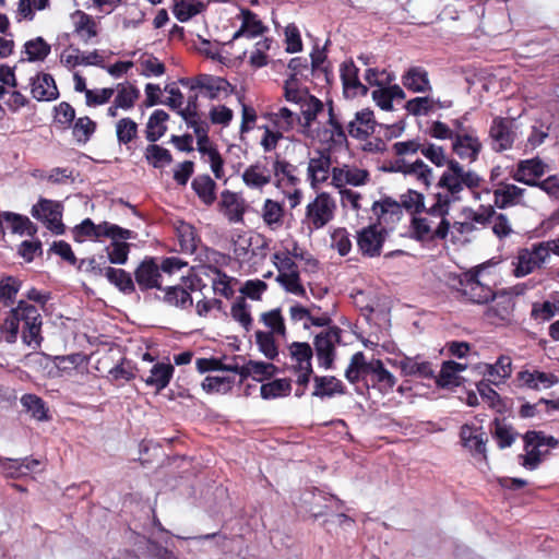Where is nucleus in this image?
I'll return each mask as SVG.
<instances>
[{
    "label": "nucleus",
    "mask_w": 559,
    "mask_h": 559,
    "mask_svg": "<svg viewBox=\"0 0 559 559\" xmlns=\"http://www.w3.org/2000/svg\"><path fill=\"white\" fill-rule=\"evenodd\" d=\"M41 325L43 318L37 307L22 299L5 316L0 332L10 344L15 343L21 334L25 345L37 348L43 342Z\"/></svg>",
    "instance_id": "obj_1"
},
{
    "label": "nucleus",
    "mask_w": 559,
    "mask_h": 559,
    "mask_svg": "<svg viewBox=\"0 0 559 559\" xmlns=\"http://www.w3.org/2000/svg\"><path fill=\"white\" fill-rule=\"evenodd\" d=\"M463 167L451 159L448 170L443 173L439 180V187L443 192L435 195V202L428 210L430 216H445L452 202L459 200V193L462 191Z\"/></svg>",
    "instance_id": "obj_2"
},
{
    "label": "nucleus",
    "mask_w": 559,
    "mask_h": 559,
    "mask_svg": "<svg viewBox=\"0 0 559 559\" xmlns=\"http://www.w3.org/2000/svg\"><path fill=\"white\" fill-rule=\"evenodd\" d=\"M524 452L518 456L519 464L527 471H535L559 447V440L542 430H530L523 436Z\"/></svg>",
    "instance_id": "obj_3"
},
{
    "label": "nucleus",
    "mask_w": 559,
    "mask_h": 559,
    "mask_svg": "<svg viewBox=\"0 0 559 559\" xmlns=\"http://www.w3.org/2000/svg\"><path fill=\"white\" fill-rule=\"evenodd\" d=\"M487 427L484 426V419L475 417L461 427L460 438L462 445L471 453L476 461L486 462L487 455Z\"/></svg>",
    "instance_id": "obj_4"
},
{
    "label": "nucleus",
    "mask_w": 559,
    "mask_h": 559,
    "mask_svg": "<svg viewBox=\"0 0 559 559\" xmlns=\"http://www.w3.org/2000/svg\"><path fill=\"white\" fill-rule=\"evenodd\" d=\"M102 237H108L110 239L135 238V234L130 229L108 222L96 225L91 218H85L73 229V239L79 242L84 241L86 238L98 240Z\"/></svg>",
    "instance_id": "obj_5"
},
{
    "label": "nucleus",
    "mask_w": 559,
    "mask_h": 559,
    "mask_svg": "<svg viewBox=\"0 0 559 559\" xmlns=\"http://www.w3.org/2000/svg\"><path fill=\"white\" fill-rule=\"evenodd\" d=\"M336 204L326 192L319 193L306 207L304 223L309 230H317L328 225L334 217Z\"/></svg>",
    "instance_id": "obj_6"
},
{
    "label": "nucleus",
    "mask_w": 559,
    "mask_h": 559,
    "mask_svg": "<svg viewBox=\"0 0 559 559\" xmlns=\"http://www.w3.org/2000/svg\"><path fill=\"white\" fill-rule=\"evenodd\" d=\"M328 115V120L323 124L314 128L312 134H309L307 138L318 140L321 144L328 145L329 147L342 146L347 143V135L343 123L334 114L332 103H329Z\"/></svg>",
    "instance_id": "obj_7"
},
{
    "label": "nucleus",
    "mask_w": 559,
    "mask_h": 559,
    "mask_svg": "<svg viewBox=\"0 0 559 559\" xmlns=\"http://www.w3.org/2000/svg\"><path fill=\"white\" fill-rule=\"evenodd\" d=\"M342 330L338 326H330L316 335L313 346L320 367L329 370L333 368L335 360V347L341 343Z\"/></svg>",
    "instance_id": "obj_8"
},
{
    "label": "nucleus",
    "mask_w": 559,
    "mask_h": 559,
    "mask_svg": "<svg viewBox=\"0 0 559 559\" xmlns=\"http://www.w3.org/2000/svg\"><path fill=\"white\" fill-rule=\"evenodd\" d=\"M181 83L190 90H199L210 99H221L231 93L230 84L223 78L210 74H200L192 79L182 80Z\"/></svg>",
    "instance_id": "obj_9"
},
{
    "label": "nucleus",
    "mask_w": 559,
    "mask_h": 559,
    "mask_svg": "<svg viewBox=\"0 0 559 559\" xmlns=\"http://www.w3.org/2000/svg\"><path fill=\"white\" fill-rule=\"evenodd\" d=\"M32 216L43 222L46 227L56 235L64 233V225L61 222L62 205L60 202L39 199L32 207Z\"/></svg>",
    "instance_id": "obj_10"
},
{
    "label": "nucleus",
    "mask_w": 559,
    "mask_h": 559,
    "mask_svg": "<svg viewBox=\"0 0 559 559\" xmlns=\"http://www.w3.org/2000/svg\"><path fill=\"white\" fill-rule=\"evenodd\" d=\"M486 264L483 263L475 270L465 272L459 278L456 289L475 304H486L489 299V288L479 280V274L486 267Z\"/></svg>",
    "instance_id": "obj_11"
},
{
    "label": "nucleus",
    "mask_w": 559,
    "mask_h": 559,
    "mask_svg": "<svg viewBox=\"0 0 559 559\" xmlns=\"http://www.w3.org/2000/svg\"><path fill=\"white\" fill-rule=\"evenodd\" d=\"M365 381L367 385L385 395L392 392L396 384V378L385 367L382 360L371 359L365 367Z\"/></svg>",
    "instance_id": "obj_12"
},
{
    "label": "nucleus",
    "mask_w": 559,
    "mask_h": 559,
    "mask_svg": "<svg viewBox=\"0 0 559 559\" xmlns=\"http://www.w3.org/2000/svg\"><path fill=\"white\" fill-rule=\"evenodd\" d=\"M548 259V251L543 242L535 243L531 248L521 249L518 254L515 276H525L540 267Z\"/></svg>",
    "instance_id": "obj_13"
},
{
    "label": "nucleus",
    "mask_w": 559,
    "mask_h": 559,
    "mask_svg": "<svg viewBox=\"0 0 559 559\" xmlns=\"http://www.w3.org/2000/svg\"><path fill=\"white\" fill-rule=\"evenodd\" d=\"M332 160L330 150H317L308 162L307 175L312 188L325 182L332 175Z\"/></svg>",
    "instance_id": "obj_14"
},
{
    "label": "nucleus",
    "mask_w": 559,
    "mask_h": 559,
    "mask_svg": "<svg viewBox=\"0 0 559 559\" xmlns=\"http://www.w3.org/2000/svg\"><path fill=\"white\" fill-rule=\"evenodd\" d=\"M385 240V230L377 225L362 228L357 234V246L359 251L369 258L379 257Z\"/></svg>",
    "instance_id": "obj_15"
},
{
    "label": "nucleus",
    "mask_w": 559,
    "mask_h": 559,
    "mask_svg": "<svg viewBox=\"0 0 559 559\" xmlns=\"http://www.w3.org/2000/svg\"><path fill=\"white\" fill-rule=\"evenodd\" d=\"M369 180V171L355 165L343 164L332 168V185L336 188H344L347 185L360 187Z\"/></svg>",
    "instance_id": "obj_16"
},
{
    "label": "nucleus",
    "mask_w": 559,
    "mask_h": 559,
    "mask_svg": "<svg viewBox=\"0 0 559 559\" xmlns=\"http://www.w3.org/2000/svg\"><path fill=\"white\" fill-rule=\"evenodd\" d=\"M390 170L412 176L425 188H428L432 181V170L421 159L407 163L404 158H399L392 164Z\"/></svg>",
    "instance_id": "obj_17"
},
{
    "label": "nucleus",
    "mask_w": 559,
    "mask_h": 559,
    "mask_svg": "<svg viewBox=\"0 0 559 559\" xmlns=\"http://www.w3.org/2000/svg\"><path fill=\"white\" fill-rule=\"evenodd\" d=\"M441 221L435 226V222L428 217L414 218L413 229L419 239H445L449 235L450 223L444 216H439Z\"/></svg>",
    "instance_id": "obj_18"
},
{
    "label": "nucleus",
    "mask_w": 559,
    "mask_h": 559,
    "mask_svg": "<svg viewBox=\"0 0 559 559\" xmlns=\"http://www.w3.org/2000/svg\"><path fill=\"white\" fill-rule=\"evenodd\" d=\"M135 282L141 290L160 289V270L154 259H144L134 271Z\"/></svg>",
    "instance_id": "obj_19"
},
{
    "label": "nucleus",
    "mask_w": 559,
    "mask_h": 559,
    "mask_svg": "<svg viewBox=\"0 0 559 559\" xmlns=\"http://www.w3.org/2000/svg\"><path fill=\"white\" fill-rule=\"evenodd\" d=\"M341 80L343 83L344 94L346 97H356L367 95L368 87L364 85L359 78V69L353 60H347L341 64Z\"/></svg>",
    "instance_id": "obj_20"
},
{
    "label": "nucleus",
    "mask_w": 559,
    "mask_h": 559,
    "mask_svg": "<svg viewBox=\"0 0 559 559\" xmlns=\"http://www.w3.org/2000/svg\"><path fill=\"white\" fill-rule=\"evenodd\" d=\"M377 122L374 120L373 111L370 109H362L355 114V118L348 122V134L357 140H366L376 129Z\"/></svg>",
    "instance_id": "obj_21"
},
{
    "label": "nucleus",
    "mask_w": 559,
    "mask_h": 559,
    "mask_svg": "<svg viewBox=\"0 0 559 559\" xmlns=\"http://www.w3.org/2000/svg\"><path fill=\"white\" fill-rule=\"evenodd\" d=\"M393 365L400 368L403 376H413L421 379L435 378L432 364L427 360H423L419 356H406L401 360H394Z\"/></svg>",
    "instance_id": "obj_22"
},
{
    "label": "nucleus",
    "mask_w": 559,
    "mask_h": 559,
    "mask_svg": "<svg viewBox=\"0 0 559 559\" xmlns=\"http://www.w3.org/2000/svg\"><path fill=\"white\" fill-rule=\"evenodd\" d=\"M73 33L85 44L90 43L98 35V23L96 20L82 10H76L71 14Z\"/></svg>",
    "instance_id": "obj_23"
},
{
    "label": "nucleus",
    "mask_w": 559,
    "mask_h": 559,
    "mask_svg": "<svg viewBox=\"0 0 559 559\" xmlns=\"http://www.w3.org/2000/svg\"><path fill=\"white\" fill-rule=\"evenodd\" d=\"M518 378L522 385L535 391L550 389L559 382L555 373L540 370H523Z\"/></svg>",
    "instance_id": "obj_24"
},
{
    "label": "nucleus",
    "mask_w": 559,
    "mask_h": 559,
    "mask_svg": "<svg viewBox=\"0 0 559 559\" xmlns=\"http://www.w3.org/2000/svg\"><path fill=\"white\" fill-rule=\"evenodd\" d=\"M241 178L248 188L262 190L272 180V169L266 163L257 162L245 169Z\"/></svg>",
    "instance_id": "obj_25"
},
{
    "label": "nucleus",
    "mask_w": 559,
    "mask_h": 559,
    "mask_svg": "<svg viewBox=\"0 0 559 559\" xmlns=\"http://www.w3.org/2000/svg\"><path fill=\"white\" fill-rule=\"evenodd\" d=\"M32 95L39 102H51L59 97L55 79L48 73H39L32 79Z\"/></svg>",
    "instance_id": "obj_26"
},
{
    "label": "nucleus",
    "mask_w": 559,
    "mask_h": 559,
    "mask_svg": "<svg viewBox=\"0 0 559 559\" xmlns=\"http://www.w3.org/2000/svg\"><path fill=\"white\" fill-rule=\"evenodd\" d=\"M324 109L323 103L314 97L310 96L304 104L300 105V129L299 132L308 136L309 134H312V128L313 122L317 120V117L319 114H321Z\"/></svg>",
    "instance_id": "obj_27"
},
{
    "label": "nucleus",
    "mask_w": 559,
    "mask_h": 559,
    "mask_svg": "<svg viewBox=\"0 0 559 559\" xmlns=\"http://www.w3.org/2000/svg\"><path fill=\"white\" fill-rule=\"evenodd\" d=\"M221 211L231 223H240L243 219V200L235 192L225 190L221 194Z\"/></svg>",
    "instance_id": "obj_28"
},
{
    "label": "nucleus",
    "mask_w": 559,
    "mask_h": 559,
    "mask_svg": "<svg viewBox=\"0 0 559 559\" xmlns=\"http://www.w3.org/2000/svg\"><path fill=\"white\" fill-rule=\"evenodd\" d=\"M546 165L538 158L522 160L519 163L514 179L528 186H535L536 179L545 174Z\"/></svg>",
    "instance_id": "obj_29"
},
{
    "label": "nucleus",
    "mask_w": 559,
    "mask_h": 559,
    "mask_svg": "<svg viewBox=\"0 0 559 559\" xmlns=\"http://www.w3.org/2000/svg\"><path fill=\"white\" fill-rule=\"evenodd\" d=\"M524 189L519 188L513 183L500 182L493 190L495 204L504 209L520 203Z\"/></svg>",
    "instance_id": "obj_30"
},
{
    "label": "nucleus",
    "mask_w": 559,
    "mask_h": 559,
    "mask_svg": "<svg viewBox=\"0 0 559 559\" xmlns=\"http://www.w3.org/2000/svg\"><path fill=\"white\" fill-rule=\"evenodd\" d=\"M173 373L174 367L170 364L157 362L150 370V374L142 380L158 393L169 384Z\"/></svg>",
    "instance_id": "obj_31"
},
{
    "label": "nucleus",
    "mask_w": 559,
    "mask_h": 559,
    "mask_svg": "<svg viewBox=\"0 0 559 559\" xmlns=\"http://www.w3.org/2000/svg\"><path fill=\"white\" fill-rule=\"evenodd\" d=\"M314 390L313 396L324 399L332 397L335 394H344L345 386L341 380L333 376H316L313 378Z\"/></svg>",
    "instance_id": "obj_32"
},
{
    "label": "nucleus",
    "mask_w": 559,
    "mask_h": 559,
    "mask_svg": "<svg viewBox=\"0 0 559 559\" xmlns=\"http://www.w3.org/2000/svg\"><path fill=\"white\" fill-rule=\"evenodd\" d=\"M466 366L453 360L444 361L442 364L440 373L435 374V380L440 388H453L460 385V372L465 370Z\"/></svg>",
    "instance_id": "obj_33"
},
{
    "label": "nucleus",
    "mask_w": 559,
    "mask_h": 559,
    "mask_svg": "<svg viewBox=\"0 0 559 559\" xmlns=\"http://www.w3.org/2000/svg\"><path fill=\"white\" fill-rule=\"evenodd\" d=\"M99 275L105 276L112 285H115L123 294H132L135 290L134 282L127 271L107 266L98 270Z\"/></svg>",
    "instance_id": "obj_34"
},
{
    "label": "nucleus",
    "mask_w": 559,
    "mask_h": 559,
    "mask_svg": "<svg viewBox=\"0 0 559 559\" xmlns=\"http://www.w3.org/2000/svg\"><path fill=\"white\" fill-rule=\"evenodd\" d=\"M403 85L414 93H425L431 90L427 71L421 67L411 68L402 76Z\"/></svg>",
    "instance_id": "obj_35"
},
{
    "label": "nucleus",
    "mask_w": 559,
    "mask_h": 559,
    "mask_svg": "<svg viewBox=\"0 0 559 559\" xmlns=\"http://www.w3.org/2000/svg\"><path fill=\"white\" fill-rule=\"evenodd\" d=\"M514 141L512 121L508 119H496L491 126V143H499V151L511 147Z\"/></svg>",
    "instance_id": "obj_36"
},
{
    "label": "nucleus",
    "mask_w": 559,
    "mask_h": 559,
    "mask_svg": "<svg viewBox=\"0 0 559 559\" xmlns=\"http://www.w3.org/2000/svg\"><path fill=\"white\" fill-rule=\"evenodd\" d=\"M466 218L471 221L455 222L452 226L450 225L449 235H451L452 241H461V236L471 234L475 229L474 223L486 226V222L489 218V213L485 215L468 211Z\"/></svg>",
    "instance_id": "obj_37"
},
{
    "label": "nucleus",
    "mask_w": 559,
    "mask_h": 559,
    "mask_svg": "<svg viewBox=\"0 0 559 559\" xmlns=\"http://www.w3.org/2000/svg\"><path fill=\"white\" fill-rule=\"evenodd\" d=\"M288 353L293 361V367L297 369H310L313 350L310 344L306 342H294L288 346Z\"/></svg>",
    "instance_id": "obj_38"
},
{
    "label": "nucleus",
    "mask_w": 559,
    "mask_h": 559,
    "mask_svg": "<svg viewBox=\"0 0 559 559\" xmlns=\"http://www.w3.org/2000/svg\"><path fill=\"white\" fill-rule=\"evenodd\" d=\"M480 142L469 134H456L453 141V151L461 158L474 160L480 151Z\"/></svg>",
    "instance_id": "obj_39"
},
{
    "label": "nucleus",
    "mask_w": 559,
    "mask_h": 559,
    "mask_svg": "<svg viewBox=\"0 0 559 559\" xmlns=\"http://www.w3.org/2000/svg\"><path fill=\"white\" fill-rule=\"evenodd\" d=\"M176 234L181 252L194 253L200 242L195 228L186 222H179L176 226Z\"/></svg>",
    "instance_id": "obj_40"
},
{
    "label": "nucleus",
    "mask_w": 559,
    "mask_h": 559,
    "mask_svg": "<svg viewBox=\"0 0 559 559\" xmlns=\"http://www.w3.org/2000/svg\"><path fill=\"white\" fill-rule=\"evenodd\" d=\"M191 187L205 205H212L216 200V183L209 175L197 176L192 180Z\"/></svg>",
    "instance_id": "obj_41"
},
{
    "label": "nucleus",
    "mask_w": 559,
    "mask_h": 559,
    "mask_svg": "<svg viewBox=\"0 0 559 559\" xmlns=\"http://www.w3.org/2000/svg\"><path fill=\"white\" fill-rule=\"evenodd\" d=\"M169 119V115L162 110H155L148 118L146 123V139L154 143L159 140L167 131L166 121Z\"/></svg>",
    "instance_id": "obj_42"
},
{
    "label": "nucleus",
    "mask_w": 559,
    "mask_h": 559,
    "mask_svg": "<svg viewBox=\"0 0 559 559\" xmlns=\"http://www.w3.org/2000/svg\"><path fill=\"white\" fill-rule=\"evenodd\" d=\"M270 120L282 133L293 130L296 126L300 128V116L286 107L270 114Z\"/></svg>",
    "instance_id": "obj_43"
},
{
    "label": "nucleus",
    "mask_w": 559,
    "mask_h": 559,
    "mask_svg": "<svg viewBox=\"0 0 559 559\" xmlns=\"http://www.w3.org/2000/svg\"><path fill=\"white\" fill-rule=\"evenodd\" d=\"M205 10L201 0H174V14L180 22H187L191 17Z\"/></svg>",
    "instance_id": "obj_44"
},
{
    "label": "nucleus",
    "mask_w": 559,
    "mask_h": 559,
    "mask_svg": "<svg viewBox=\"0 0 559 559\" xmlns=\"http://www.w3.org/2000/svg\"><path fill=\"white\" fill-rule=\"evenodd\" d=\"M3 217L8 227L14 234L34 236L37 233V227L27 216L3 212Z\"/></svg>",
    "instance_id": "obj_45"
},
{
    "label": "nucleus",
    "mask_w": 559,
    "mask_h": 559,
    "mask_svg": "<svg viewBox=\"0 0 559 559\" xmlns=\"http://www.w3.org/2000/svg\"><path fill=\"white\" fill-rule=\"evenodd\" d=\"M22 287V281L15 276H3L0 278V304L4 307H12L17 293Z\"/></svg>",
    "instance_id": "obj_46"
},
{
    "label": "nucleus",
    "mask_w": 559,
    "mask_h": 559,
    "mask_svg": "<svg viewBox=\"0 0 559 559\" xmlns=\"http://www.w3.org/2000/svg\"><path fill=\"white\" fill-rule=\"evenodd\" d=\"M140 90L131 83H120L117 85V95L115 100L120 109L130 110L140 98Z\"/></svg>",
    "instance_id": "obj_47"
},
{
    "label": "nucleus",
    "mask_w": 559,
    "mask_h": 559,
    "mask_svg": "<svg viewBox=\"0 0 559 559\" xmlns=\"http://www.w3.org/2000/svg\"><path fill=\"white\" fill-rule=\"evenodd\" d=\"M205 269L207 270L205 275H212V287L214 293L226 298L231 297L234 295V289L230 286L231 278L217 267L206 266Z\"/></svg>",
    "instance_id": "obj_48"
},
{
    "label": "nucleus",
    "mask_w": 559,
    "mask_h": 559,
    "mask_svg": "<svg viewBox=\"0 0 559 559\" xmlns=\"http://www.w3.org/2000/svg\"><path fill=\"white\" fill-rule=\"evenodd\" d=\"M262 218L267 227L277 229L283 225L284 209L283 206L271 199L265 200L262 207Z\"/></svg>",
    "instance_id": "obj_49"
},
{
    "label": "nucleus",
    "mask_w": 559,
    "mask_h": 559,
    "mask_svg": "<svg viewBox=\"0 0 559 559\" xmlns=\"http://www.w3.org/2000/svg\"><path fill=\"white\" fill-rule=\"evenodd\" d=\"M49 4V0H19L16 9L17 22L33 21L35 12L47 9Z\"/></svg>",
    "instance_id": "obj_50"
},
{
    "label": "nucleus",
    "mask_w": 559,
    "mask_h": 559,
    "mask_svg": "<svg viewBox=\"0 0 559 559\" xmlns=\"http://www.w3.org/2000/svg\"><path fill=\"white\" fill-rule=\"evenodd\" d=\"M129 238L111 239L106 247L107 257L112 264H126L130 252V243L126 242Z\"/></svg>",
    "instance_id": "obj_51"
},
{
    "label": "nucleus",
    "mask_w": 559,
    "mask_h": 559,
    "mask_svg": "<svg viewBox=\"0 0 559 559\" xmlns=\"http://www.w3.org/2000/svg\"><path fill=\"white\" fill-rule=\"evenodd\" d=\"M372 210L379 219L388 222L389 218H399L402 214L401 203L392 200L391 198H384L381 201H377L372 205Z\"/></svg>",
    "instance_id": "obj_52"
},
{
    "label": "nucleus",
    "mask_w": 559,
    "mask_h": 559,
    "mask_svg": "<svg viewBox=\"0 0 559 559\" xmlns=\"http://www.w3.org/2000/svg\"><path fill=\"white\" fill-rule=\"evenodd\" d=\"M276 371V367L271 362L250 360L243 366V378L253 377L257 381L271 378Z\"/></svg>",
    "instance_id": "obj_53"
},
{
    "label": "nucleus",
    "mask_w": 559,
    "mask_h": 559,
    "mask_svg": "<svg viewBox=\"0 0 559 559\" xmlns=\"http://www.w3.org/2000/svg\"><path fill=\"white\" fill-rule=\"evenodd\" d=\"M164 300L170 306L188 308L192 306V298L188 290L181 286H168L164 289Z\"/></svg>",
    "instance_id": "obj_54"
},
{
    "label": "nucleus",
    "mask_w": 559,
    "mask_h": 559,
    "mask_svg": "<svg viewBox=\"0 0 559 559\" xmlns=\"http://www.w3.org/2000/svg\"><path fill=\"white\" fill-rule=\"evenodd\" d=\"M265 27L262 24V22L258 19V16L250 12L246 11L243 13V21L240 29H238L234 34V39H237L238 37L246 35L248 37H255L258 35H261L264 32Z\"/></svg>",
    "instance_id": "obj_55"
},
{
    "label": "nucleus",
    "mask_w": 559,
    "mask_h": 559,
    "mask_svg": "<svg viewBox=\"0 0 559 559\" xmlns=\"http://www.w3.org/2000/svg\"><path fill=\"white\" fill-rule=\"evenodd\" d=\"M178 114L182 117L189 128H192L195 135L197 141H203L209 139V124L201 120L198 112L190 109H181Z\"/></svg>",
    "instance_id": "obj_56"
},
{
    "label": "nucleus",
    "mask_w": 559,
    "mask_h": 559,
    "mask_svg": "<svg viewBox=\"0 0 559 559\" xmlns=\"http://www.w3.org/2000/svg\"><path fill=\"white\" fill-rule=\"evenodd\" d=\"M50 45L43 38L36 37L24 44V52L28 61H41L50 53Z\"/></svg>",
    "instance_id": "obj_57"
},
{
    "label": "nucleus",
    "mask_w": 559,
    "mask_h": 559,
    "mask_svg": "<svg viewBox=\"0 0 559 559\" xmlns=\"http://www.w3.org/2000/svg\"><path fill=\"white\" fill-rule=\"evenodd\" d=\"M368 365L362 352L355 353L348 367L345 370V378L350 383H357L361 378L365 380V367Z\"/></svg>",
    "instance_id": "obj_58"
},
{
    "label": "nucleus",
    "mask_w": 559,
    "mask_h": 559,
    "mask_svg": "<svg viewBox=\"0 0 559 559\" xmlns=\"http://www.w3.org/2000/svg\"><path fill=\"white\" fill-rule=\"evenodd\" d=\"M145 158L155 168H162L173 162L170 152L157 144H150L145 150Z\"/></svg>",
    "instance_id": "obj_59"
},
{
    "label": "nucleus",
    "mask_w": 559,
    "mask_h": 559,
    "mask_svg": "<svg viewBox=\"0 0 559 559\" xmlns=\"http://www.w3.org/2000/svg\"><path fill=\"white\" fill-rule=\"evenodd\" d=\"M290 382L286 379H276L261 385V396L264 400L286 396L290 392Z\"/></svg>",
    "instance_id": "obj_60"
},
{
    "label": "nucleus",
    "mask_w": 559,
    "mask_h": 559,
    "mask_svg": "<svg viewBox=\"0 0 559 559\" xmlns=\"http://www.w3.org/2000/svg\"><path fill=\"white\" fill-rule=\"evenodd\" d=\"M495 439L497 440L498 447L500 449L511 447L518 437V432L514 430L512 425L498 419H495Z\"/></svg>",
    "instance_id": "obj_61"
},
{
    "label": "nucleus",
    "mask_w": 559,
    "mask_h": 559,
    "mask_svg": "<svg viewBox=\"0 0 559 559\" xmlns=\"http://www.w3.org/2000/svg\"><path fill=\"white\" fill-rule=\"evenodd\" d=\"M512 373V359L507 355H501L495 365H491V384L503 383Z\"/></svg>",
    "instance_id": "obj_62"
},
{
    "label": "nucleus",
    "mask_w": 559,
    "mask_h": 559,
    "mask_svg": "<svg viewBox=\"0 0 559 559\" xmlns=\"http://www.w3.org/2000/svg\"><path fill=\"white\" fill-rule=\"evenodd\" d=\"M284 96L287 102L297 105L304 104L311 95L307 90L298 87V80L295 75H290L284 84Z\"/></svg>",
    "instance_id": "obj_63"
},
{
    "label": "nucleus",
    "mask_w": 559,
    "mask_h": 559,
    "mask_svg": "<svg viewBox=\"0 0 559 559\" xmlns=\"http://www.w3.org/2000/svg\"><path fill=\"white\" fill-rule=\"evenodd\" d=\"M116 135L119 144H129L138 135V123L131 118H121L116 123Z\"/></svg>",
    "instance_id": "obj_64"
}]
</instances>
